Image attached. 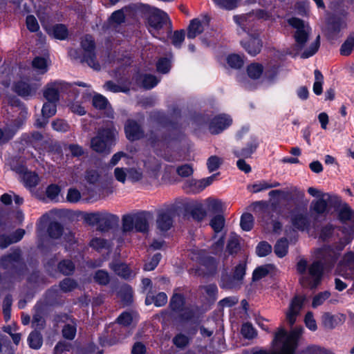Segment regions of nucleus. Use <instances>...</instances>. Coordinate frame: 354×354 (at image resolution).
Returning <instances> with one entry per match:
<instances>
[{
  "label": "nucleus",
  "mask_w": 354,
  "mask_h": 354,
  "mask_svg": "<svg viewBox=\"0 0 354 354\" xmlns=\"http://www.w3.org/2000/svg\"><path fill=\"white\" fill-rule=\"evenodd\" d=\"M151 121L162 128L171 127V131L162 132L160 135L154 131H150L147 141L157 155L171 147L173 142H180L184 136L181 126L178 122L171 120L164 111H156L150 113Z\"/></svg>",
  "instance_id": "1"
},
{
  "label": "nucleus",
  "mask_w": 354,
  "mask_h": 354,
  "mask_svg": "<svg viewBox=\"0 0 354 354\" xmlns=\"http://www.w3.org/2000/svg\"><path fill=\"white\" fill-rule=\"evenodd\" d=\"M181 288H175L169 301L168 308L171 314L177 315L180 322H196L199 316L198 306L187 305L186 296L181 292Z\"/></svg>",
  "instance_id": "2"
},
{
  "label": "nucleus",
  "mask_w": 354,
  "mask_h": 354,
  "mask_svg": "<svg viewBox=\"0 0 354 354\" xmlns=\"http://www.w3.org/2000/svg\"><path fill=\"white\" fill-rule=\"evenodd\" d=\"M117 131L113 127H100L91 139V148L98 153L109 154L116 144Z\"/></svg>",
  "instance_id": "3"
},
{
  "label": "nucleus",
  "mask_w": 354,
  "mask_h": 354,
  "mask_svg": "<svg viewBox=\"0 0 354 354\" xmlns=\"http://www.w3.org/2000/svg\"><path fill=\"white\" fill-rule=\"evenodd\" d=\"M80 46L83 50L81 62L86 63L95 70H100V66L97 61L96 44L91 35H86L80 41Z\"/></svg>",
  "instance_id": "4"
},
{
  "label": "nucleus",
  "mask_w": 354,
  "mask_h": 354,
  "mask_svg": "<svg viewBox=\"0 0 354 354\" xmlns=\"http://www.w3.org/2000/svg\"><path fill=\"white\" fill-rule=\"evenodd\" d=\"M140 12L149 26L156 30L162 29L169 20V16L165 12L149 5L143 4L140 7Z\"/></svg>",
  "instance_id": "5"
},
{
  "label": "nucleus",
  "mask_w": 354,
  "mask_h": 354,
  "mask_svg": "<svg viewBox=\"0 0 354 354\" xmlns=\"http://www.w3.org/2000/svg\"><path fill=\"white\" fill-rule=\"evenodd\" d=\"M288 23L296 29L293 36L295 41L299 48H303L309 39L310 26H306L303 19L295 17L290 18Z\"/></svg>",
  "instance_id": "6"
},
{
  "label": "nucleus",
  "mask_w": 354,
  "mask_h": 354,
  "mask_svg": "<svg viewBox=\"0 0 354 354\" xmlns=\"http://www.w3.org/2000/svg\"><path fill=\"white\" fill-rule=\"evenodd\" d=\"M333 206L337 213V219L342 224L351 222L354 225V210L348 203L342 204L339 197L335 196L333 200Z\"/></svg>",
  "instance_id": "7"
},
{
  "label": "nucleus",
  "mask_w": 354,
  "mask_h": 354,
  "mask_svg": "<svg viewBox=\"0 0 354 354\" xmlns=\"http://www.w3.org/2000/svg\"><path fill=\"white\" fill-rule=\"evenodd\" d=\"M232 124L230 115L225 113H220L213 117L208 122V130L212 135L222 133Z\"/></svg>",
  "instance_id": "8"
},
{
  "label": "nucleus",
  "mask_w": 354,
  "mask_h": 354,
  "mask_svg": "<svg viewBox=\"0 0 354 354\" xmlns=\"http://www.w3.org/2000/svg\"><path fill=\"white\" fill-rule=\"evenodd\" d=\"M126 138L130 142L140 140L145 137V130L137 120L128 118L124 124Z\"/></svg>",
  "instance_id": "9"
},
{
  "label": "nucleus",
  "mask_w": 354,
  "mask_h": 354,
  "mask_svg": "<svg viewBox=\"0 0 354 354\" xmlns=\"http://www.w3.org/2000/svg\"><path fill=\"white\" fill-rule=\"evenodd\" d=\"M290 223L293 230L299 232H308L311 228V221L306 213L294 209L290 212Z\"/></svg>",
  "instance_id": "10"
},
{
  "label": "nucleus",
  "mask_w": 354,
  "mask_h": 354,
  "mask_svg": "<svg viewBox=\"0 0 354 354\" xmlns=\"http://www.w3.org/2000/svg\"><path fill=\"white\" fill-rule=\"evenodd\" d=\"M219 173L214 174L210 176L196 180L194 178L189 179L184 183L183 189L187 192L198 194L204 190L207 187L209 186L215 180Z\"/></svg>",
  "instance_id": "11"
},
{
  "label": "nucleus",
  "mask_w": 354,
  "mask_h": 354,
  "mask_svg": "<svg viewBox=\"0 0 354 354\" xmlns=\"http://www.w3.org/2000/svg\"><path fill=\"white\" fill-rule=\"evenodd\" d=\"M243 49L251 56L254 57L259 54L263 47V41L259 34L254 33L241 41Z\"/></svg>",
  "instance_id": "12"
},
{
  "label": "nucleus",
  "mask_w": 354,
  "mask_h": 354,
  "mask_svg": "<svg viewBox=\"0 0 354 354\" xmlns=\"http://www.w3.org/2000/svg\"><path fill=\"white\" fill-rule=\"evenodd\" d=\"M12 90L18 96L28 99L35 94L37 87L35 84L30 83L28 79L27 80H19L13 82Z\"/></svg>",
  "instance_id": "13"
},
{
  "label": "nucleus",
  "mask_w": 354,
  "mask_h": 354,
  "mask_svg": "<svg viewBox=\"0 0 354 354\" xmlns=\"http://www.w3.org/2000/svg\"><path fill=\"white\" fill-rule=\"evenodd\" d=\"M174 217V212L171 209L159 211L156 218L157 228L162 232H167L173 226Z\"/></svg>",
  "instance_id": "14"
},
{
  "label": "nucleus",
  "mask_w": 354,
  "mask_h": 354,
  "mask_svg": "<svg viewBox=\"0 0 354 354\" xmlns=\"http://www.w3.org/2000/svg\"><path fill=\"white\" fill-rule=\"evenodd\" d=\"M322 197L317 200H314L311 202L309 207L311 217L315 221H317L320 216L326 217L328 213V203Z\"/></svg>",
  "instance_id": "15"
},
{
  "label": "nucleus",
  "mask_w": 354,
  "mask_h": 354,
  "mask_svg": "<svg viewBox=\"0 0 354 354\" xmlns=\"http://www.w3.org/2000/svg\"><path fill=\"white\" fill-rule=\"evenodd\" d=\"M97 230L102 232H106L118 226L119 216L106 212H101Z\"/></svg>",
  "instance_id": "16"
},
{
  "label": "nucleus",
  "mask_w": 354,
  "mask_h": 354,
  "mask_svg": "<svg viewBox=\"0 0 354 354\" xmlns=\"http://www.w3.org/2000/svg\"><path fill=\"white\" fill-rule=\"evenodd\" d=\"M324 268V264L320 261H315L310 265L308 274L313 278V281L309 283V288L311 290L316 288L321 283Z\"/></svg>",
  "instance_id": "17"
},
{
  "label": "nucleus",
  "mask_w": 354,
  "mask_h": 354,
  "mask_svg": "<svg viewBox=\"0 0 354 354\" xmlns=\"http://www.w3.org/2000/svg\"><path fill=\"white\" fill-rule=\"evenodd\" d=\"M259 146V142L256 136H252L246 143L245 147L241 149L234 150V154L236 157L248 158L257 151Z\"/></svg>",
  "instance_id": "18"
},
{
  "label": "nucleus",
  "mask_w": 354,
  "mask_h": 354,
  "mask_svg": "<svg viewBox=\"0 0 354 354\" xmlns=\"http://www.w3.org/2000/svg\"><path fill=\"white\" fill-rule=\"evenodd\" d=\"M44 303L48 306H58L63 304L59 290L56 286L48 288L44 295Z\"/></svg>",
  "instance_id": "19"
},
{
  "label": "nucleus",
  "mask_w": 354,
  "mask_h": 354,
  "mask_svg": "<svg viewBox=\"0 0 354 354\" xmlns=\"http://www.w3.org/2000/svg\"><path fill=\"white\" fill-rule=\"evenodd\" d=\"M148 214L149 212L146 211H142L134 214V229L136 232L146 233L149 231V224L147 218Z\"/></svg>",
  "instance_id": "20"
},
{
  "label": "nucleus",
  "mask_w": 354,
  "mask_h": 354,
  "mask_svg": "<svg viewBox=\"0 0 354 354\" xmlns=\"http://www.w3.org/2000/svg\"><path fill=\"white\" fill-rule=\"evenodd\" d=\"M242 283L239 282L232 274L223 272L221 276L219 286L222 289H239Z\"/></svg>",
  "instance_id": "21"
},
{
  "label": "nucleus",
  "mask_w": 354,
  "mask_h": 354,
  "mask_svg": "<svg viewBox=\"0 0 354 354\" xmlns=\"http://www.w3.org/2000/svg\"><path fill=\"white\" fill-rule=\"evenodd\" d=\"M44 136L41 133L35 131L30 134L23 135V140L25 143L35 149H40Z\"/></svg>",
  "instance_id": "22"
},
{
  "label": "nucleus",
  "mask_w": 354,
  "mask_h": 354,
  "mask_svg": "<svg viewBox=\"0 0 354 354\" xmlns=\"http://www.w3.org/2000/svg\"><path fill=\"white\" fill-rule=\"evenodd\" d=\"M46 31L49 35L59 40H65L68 35V30L63 24H56Z\"/></svg>",
  "instance_id": "23"
},
{
  "label": "nucleus",
  "mask_w": 354,
  "mask_h": 354,
  "mask_svg": "<svg viewBox=\"0 0 354 354\" xmlns=\"http://www.w3.org/2000/svg\"><path fill=\"white\" fill-rule=\"evenodd\" d=\"M187 30V37L188 39H192L196 38L204 30L202 21L198 18H194L192 19L189 22Z\"/></svg>",
  "instance_id": "24"
},
{
  "label": "nucleus",
  "mask_w": 354,
  "mask_h": 354,
  "mask_svg": "<svg viewBox=\"0 0 354 354\" xmlns=\"http://www.w3.org/2000/svg\"><path fill=\"white\" fill-rule=\"evenodd\" d=\"M35 313L32 316V327L37 330H42L46 326V320L43 317V310L37 304L35 306Z\"/></svg>",
  "instance_id": "25"
},
{
  "label": "nucleus",
  "mask_w": 354,
  "mask_h": 354,
  "mask_svg": "<svg viewBox=\"0 0 354 354\" xmlns=\"http://www.w3.org/2000/svg\"><path fill=\"white\" fill-rule=\"evenodd\" d=\"M273 264L268 263L257 266L252 272V281L255 282L261 280V279L267 277L271 270L274 269Z\"/></svg>",
  "instance_id": "26"
},
{
  "label": "nucleus",
  "mask_w": 354,
  "mask_h": 354,
  "mask_svg": "<svg viewBox=\"0 0 354 354\" xmlns=\"http://www.w3.org/2000/svg\"><path fill=\"white\" fill-rule=\"evenodd\" d=\"M64 233L63 225L56 221H50L47 227V234L52 239H59Z\"/></svg>",
  "instance_id": "27"
},
{
  "label": "nucleus",
  "mask_w": 354,
  "mask_h": 354,
  "mask_svg": "<svg viewBox=\"0 0 354 354\" xmlns=\"http://www.w3.org/2000/svg\"><path fill=\"white\" fill-rule=\"evenodd\" d=\"M57 270L64 276L72 275L75 270V265L71 259H62L57 263Z\"/></svg>",
  "instance_id": "28"
},
{
  "label": "nucleus",
  "mask_w": 354,
  "mask_h": 354,
  "mask_svg": "<svg viewBox=\"0 0 354 354\" xmlns=\"http://www.w3.org/2000/svg\"><path fill=\"white\" fill-rule=\"evenodd\" d=\"M41 330H34L28 337V343L30 348L32 349H39L43 344V337Z\"/></svg>",
  "instance_id": "29"
},
{
  "label": "nucleus",
  "mask_w": 354,
  "mask_h": 354,
  "mask_svg": "<svg viewBox=\"0 0 354 354\" xmlns=\"http://www.w3.org/2000/svg\"><path fill=\"white\" fill-rule=\"evenodd\" d=\"M302 333L303 328L301 326L295 327V328L291 330L290 333L287 335V337L283 343L288 344L289 345H292L295 347L298 348L299 338L302 335Z\"/></svg>",
  "instance_id": "30"
},
{
  "label": "nucleus",
  "mask_w": 354,
  "mask_h": 354,
  "mask_svg": "<svg viewBox=\"0 0 354 354\" xmlns=\"http://www.w3.org/2000/svg\"><path fill=\"white\" fill-rule=\"evenodd\" d=\"M111 268L113 270V272L118 275L119 277L127 279L130 278L131 275V270L129 267L124 263H113Z\"/></svg>",
  "instance_id": "31"
},
{
  "label": "nucleus",
  "mask_w": 354,
  "mask_h": 354,
  "mask_svg": "<svg viewBox=\"0 0 354 354\" xmlns=\"http://www.w3.org/2000/svg\"><path fill=\"white\" fill-rule=\"evenodd\" d=\"M354 49V32H351L348 35L346 40L342 44L339 53L342 56L350 55Z\"/></svg>",
  "instance_id": "32"
},
{
  "label": "nucleus",
  "mask_w": 354,
  "mask_h": 354,
  "mask_svg": "<svg viewBox=\"0 0 354 354\" xmlns=\"http://www.w3.org/2000/svg\"><path fill=\"white\" fill-rule=\"evenodd\" d=\"M274 252L279 258L284 257L288 252V241L285 237L279 239L274 246Z\"/></svg>",
  "instance_id": "33"
},
{
  "label": "nucleus",
  "mask_w": 354,
  "mask_h": 354,
  "mask_svg": "<svg viewBox=\"0 0 354 354\" xmlns=\"http://www.w3.org/2000/svg\"><path fill=\"white\" fill-rule=\"evenodd\" d=\"M44 97L48 102L57 103L59 100V92L54 85L48 84L44 91Z\"/></svg>",
  "instance_id": "34"
},
{
  "label": "nucleus",
  "mask_w": 354,
  "mask_h": 354,
  "mask_svg": "<svg viewBox=\"0 0 354 354\" xmlns=\"http://www.w3.org/2000/svg\"><path fill=\"white\" fill-rule=\"evenodd\" d=\"M328 32L330 35L334 36L341 30V19L336 17H330L327 21Z\"/></svg>",
  "instance_id": "35"
},
{
  "label": "nucleus",
  "mask_w": 354,
  "mask_h": 354,
  "mask_svg": "<svg viewBox=\"0 0 354 354\" xmlns=\"http://www.w3.org/2000/svg\"><path fill=\"white\" fill-rule=\"evenodd\" d=\"M263 72V66L259 63H252L247 67L248 76L253 80L259 79Z\"/></svg>",
  "instance_id": "36"
},
{
  "label": "nucleus",
  "mask_w": 354,
  "mask_h": 354,
  "mask_svg": "<svg viewBox=\"0 0 354 354\" xmlns=\"http://www.w3.org/2000/svg\"><path fill=\"white\" fill-rule=\"evenodd\" d=\"M92 105L98 110H105L111 104L106 97L97 93L95 94L92 99Z\"/></svg>",
  "instance_id": "37"
},
{
  "label": "nucleus",
  "mask_w": 354,
  "mask_h": 354,
  "mask_svg": "<svg viewBox=\"0 0 354 354\" xmlns=\"http://www.w3.org/2000/svg\"><path fill=\"white\" fill-rule=\"evenodd\" d=\"M240 226L243 231L249 232L254 226V217L251 213H243L241 216Z\"/></svg>",
  "instance_id": "38"
},
{
  "label": "nucleus",
  "mask_w": 354,
  "mask_h": 354,
  "mask_svg": "<svg viewBox=\"0 0 354 354\" xmlns=\"http://www.w3.org/2000/svg\"><path fill=\"white\" fill-rule=\"evenodd\" d=\"M93 280L100 286H107L111 281L109 272L105 270H97L93 275Z\"/></svg>",
  "instance_id": "39"
},
{
  "label": "nucleus",
  "mask_w": 354,
  "mask_h": 354,
  "mask_svg": "<svg viewBox=\"0 0 354 354\" xmlns=\"http://www.w3.org/2000/svg\"><path fill=\"white\" fill-rule=\"evenodd\" d=\"M156 70L162 74L169 73L171 68V61L168 57H160L156 64Z\"/></svg>",
  "instance_id": "40"
},
{
  "label": "nucleus",
  "mask_w": 354,
  "mask_h": 354,
  "mask_svg": "<svg viewBox=\"0 0 354 354\" xmlns=\"http://www.w3.org/2000/svg\"><path fill=\"white\" fill-rule=\"evenodd\" d=\"M23 180L26 187L32 188L38 185L39 179L35 172L27 171L23 175Z\"/></svg>",
  "instance_id": "41"
},
{
  "label": "nucleus",
  "mask_w": 354,
  "mask_h": 354,
  "mask_svg": "<svg viewBox=\"0 0 354 354\" xmlns=\"http://www.w3.org/2000/svg\"><path fill=\"white\" fill-rule=\"evenodd\" d=\"M77 282L69 277L64 278L59 283V289L65 293L73 291L77 288Z\"/></svg>",
  "instance_id": "42"
},
{
  "label": "nucleus",
  "mask_w": 354,
  "mask_h": 354,
  "mask_svg": "<svg viewBox=\"0 0 354 354\" xmlns=\"http://www.w3.org/2000/svg\"><path fill=\"white\" fill-rule=\"evenodd\" d=\"M225 218L223 214H217L212 217L209 222V225L215 233H219L222 231L225 225Z\"/></svg>",
  "instance_id": "43"
},
{
  "label": "nucleus",
  "mask_w": 354,
  "mask_h": 354,
  "mask_svg": "<svg viewBox=\"0 0 354 354\" xmlns=\"http://www.w3.org/2000/svg\"><path fill=\"white\" fill-rule=\"evenodd\" d=\"M315 75V82L313 84V92L315 95H319L323 92L322 88V84L324 82V76L322 73V72L318 70L315 69L314 71Z\"/></svg>",
  "instance_id": "44"
},
{
  "label": "nucleus",
  "mask_w": 354,
  "mask_h": 354,
  "mask_svg": "<svg viewBox=\"0 0 354 354\" xmlns=\"http://www.w3.org/2000/svg\"><path fill=\"white\" fill-rule=\"evenodd\" d=\"M269 196L274 198L277 196H281V199L286 201H293L295 198L294 194L290 191H284L281 189H273L269 192Z\"/></svg>",
  "instance_id": "45"
},
{
  "label": "nucleus",
  "mask_w": 354,
  "mask_h": 354,
  "mask_svg": "<svg viewBox=\"0 0 354 354\" xmlns=\"http://www.w3.org/2000/svg\"><path fill=\"white\" fill-rule=\"evenodd\" d=\"M335 226L330 223H327L321 227L319 238L323 241H327L333 236Z\"/></svg>",
  "instance_id": "46"
},
{
  "label": "nucleus",
  "mask_w": 354,
  "mask_h": 354,
  "mask_svg": "<svg viewBox=\"0 0 354 354\" xmlns=\"http://www.w3.org/2000/svg\"><path fill=\"white\" fill-rule=\"evenodd\" d=\"M241 333L244 338L252 339L257 335V330L250 322L243 324L241 328Z\"/></svg>",
  "instance_id": "47"
},
{
  "label": "nucleus",
  "mask_w": 354,
  "mask_h": 354,
  "mask_svg": "<svg viewBox=\"0 0 354 354\" xmlns=\"http://www.w3.org/2000/svg\"><path fill=\"white\" fill-rule=\"evenodd\" d=\"M227 63L232 68L240 69L243 67L244 61L240 55L230 54L227 57Z\"/></svg>",
  "instance_id": "48"
},
{
  "label": "nucleus",
  "mask_w": 354,
  "mask_h": 354,
  "mask_svg": "<svg viewBox=\"0 0 354 354\" xmlns=\"http://www.w3.org/2000/svg\"><path fill=\"white\" fill-rule=\"evenodd\" d=\"M57 112V103L53 102H46L43 104L41 109V114L45 115V118H51L56 114Z\"/></svg>",
  "instance_id": "49"
},
{
  "label": "nucleus",
  "mask_w": 354,
  "mask_h": 354,
  "mask_svg": "<svg viewBox=\"0 0 354 354\" xmlns=\"http://www.w3.org/2000/svg\"><path fill=\"white\" fill-rule=\"evenodd\" d=\"M320 37L318 35L316 39L310 45V46L305 50L302 54V58H308L313 56L319 50L320 46Z\"/></svg>",
  "instance_id": "50"
},
{
  "label": "nucleus",
  "mask_w": 354,
  "mask_h": 354,
  "mask_svg": "<svg viewBox=\"0 0 354 354\" xmlns=\"http://www.w3.org/2000/svg\"><path fill=\"white\" fill-rule=\"evenodd\" d=\"M271 252V245L265 241L259 242L256 248V253L260 257H266L270 254Z\"/></svg>",
  "instance_id": "51"
},
{
  "label": "nucleus",
  "mask_w": 354,
  "mask_h": 354,
  "mask_svg": "<svg viewBox=\"0 0 354 354\" xmlns=\"http://www.w3.org/2000/svg\"><path fill=\"white\" fill-rule=\"evenodd\" d=\"M330 296V292L328 290H325L323 292H320L314 296L312 301V307L315 308L322 304L328 299Z\"/></svg>",
  "instance_id": "52"
},
{
  "label": "nucleus",
  "mask_w": 354,
  "mask_h": 354,
  "mask_svg": "<svg viewBox=\"0 0 354 354\" xmlns=\"http://www.w3.org/2000/svg\"><path fill=\"white\" fill-rule=\"evenodd\" d=\"M157 77L151 74H145L143 77L142 84L143 88L147 90L154 88L158 83Z\"/></svg>",
  "instance_id": "53"
},
{
  "label": "nucleus",
  "mask_w": 354,
  "mask_h": 354,
  "mask_svg": "<svg viewBox=\"0 0 354 354\" xmlns=\"http://www.w3.org/2000/svg\"><path fill=\"white\" fill-rule=\"evenodd\" d=\"M122 230L124 232H131L134 229V214H125L122 216Z\"/></svg>",
  "instance_id": "54"
},
{
  "label": "nucleus",
  "mask_w": 354,
  "mask_h": 354,
  "mask_svg": "<svg viewBox=\"0 0 354 354\" xmlns=\"http://www.w3.org/2000/svg\"><path fill=\"white\" fill-rule=\"evenodd\" d=\"M344 236L339 239L343 242L345 246L350 244L354 239V225L349 227H343L342 230Z\"/></svg>",
  "instance_id": "55"
},
{
  "label": "nucleus",
  "mask_w": 354,
  "mask_h": 354,
  "mask_svg": "<svg viewBox=\"0 0 354 354\" xmlns=\"http://www.w3.org/2000/svg\"><path fill=\"white\" fill-rule=\"evenodd\" d=\"M344 236L339 239L343 242L345 246L350 244L354 239V225L349 227H343L342 230Z\"/></svg>",
  "instance_id": "56"
},
{
  "label": "nucleus",
  "mask_w": 354,
  "mask_h": 354,
  "mask_svg": "<svg viewBox=\"0 0 354 354\" xmlns=\"http://www.w3.org/2000/svg\"><path fill=\"white\" fill-rule=\"evenodd\" d=\"M246 273V264L245 263H239L234 267L232 274L234 277L241 283Z\"/></svg>",
  "instance_id": "57"
},
{
  "label": "nucleus",
  "mask_w": 354,
  "mask_h": 354,
  "mask_svg": "<svg viewBox=\"0 0 354 354\" xmlns=\"http://www.w3.org/2000/svg\"><path fill=\"white\" fill-rule=\"evenodd\" d=\"M26 26L30 32H37L39 30V25L36 17L32 15H27Z\"/></svg>",
  "instance_id": "58"
},
{
  "label": "nucleus",
  "mask_w": 354,
  "mask_h": 354,
  "mask_svg": "<svg viewBox=\"0 0 354 354\" xmlns=\"http://www.w3.org/2000/svg\"><path fill=\"white\" fill-rule=\"evenodd\" d=\"M198 263L209 269H215L216 266L215 258L208 255H201Z\"/></svg>",
  "instance_id": "59"
},
{
  "label": "nucleus",
  "mask_w": 354,
  "mask_h": 354,
  "mask_svg": "<svg viewBox=\"0 0 354 354\" xmlns=\"http://www.w3.org/2000/svg\"><path fill=\"white\" fill-rule=\"evenodd\" d=\"M221 164V158L216 156H211L207 160V167L210 173L217 170Z\"/></svg>",
  "instance_id": "60"
},
{
  "label": "nucleus",
  "mask_w": 354,
  "mask_h": 354,
  "mask_svg": "<svg viewBox=\"0 0 354 354\" xmlns=\"http://www.w3.org/2000/svg\"><path fill=\"white\" fill-rule=\"evenodd\" d=\"M304 300L305 297L303 296H295L290 303L289 310L299 313L304 305Z\"/></svg>",
  "instance_id": "61"
},
{
  "label": "nucleus",
  "mask_w": 354,
  "mask_h": 354,
  "mask_svg": "<svg viewBox=\"0 0 354 354\" xmlns=\"http://www.w3.org/2000/svg\"><path fill=\"white\" fill-rule=\"evenodd\" d=\"M240 250V243L237 239L231 238L228 240L227 246H226V252L229 254L233 255L238 253Z\"/></svg>",
  "instance_id": "62"
},
{
  "label": "nucleus",
  "mask_w": 354,
  "mask_h": 354,
  "mask_svg": "<svg viewBox=\"0 0 354 354\" xmlns=\"http://www.w3.org/2000/svg\"><path fill=\"white\" fill-rule=\"evenodd\" d=\"M185 37V32L184 30H175L171 39L172 44L176 48H180Z\"/></svg>",
  "instance_id": "63"
},
{
  "label": "nucleus",
  "mask_w": 354,
  "mask_h": 354,
  "mask_svg": "<svg viewBox=\"0 0 354 354\" xmlns=\"http://www.w3.org/2000/svg\"><path fill=\"white\" fill-rule=\"evenodd\" d=\"M116 322L123 326H129L133 322L132 315L129 312L124 311L118 317Z\"/></svg>",
  "instance_id": "64"
}]
</instances>
